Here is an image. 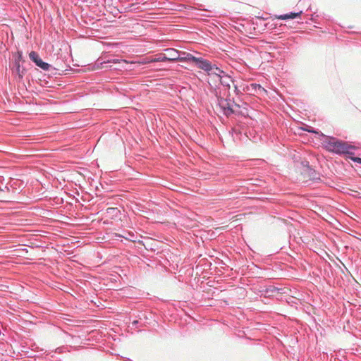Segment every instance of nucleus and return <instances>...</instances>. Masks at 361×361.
Segmentation results:
<instances>
[{
  "instance_id": "1",
  "label": "nucleus",
  "mask_w": 361,
  "mask_h": 361,
  "mask_svg": "<svg viewBox=\"0 0 361 361\" xmlns=\"http://www.w3.org/2000/svg\"><path fill=\"white\" fill-rule=\"evenodd\" d=\"M13 60L11 63V70L14 76L15 80L18 82H22L24 75L26 73V69L22 66L25 62L23 56V51L18 50L16 52L12 54Z\"/></svg>"
},
{
  "instance_id": "2",
  "label": "nucleus",
  "mask_w": 361,
  "mask_h": 361,
  "mask_svg": "<svg viewBox=\"0 0 361 361\" xmlns=\"http://www.w3.org/2000/svg\"><path fill=\"white\" fill-rule=\"evenodd\" d=\"M230 92L226 94V97L224 98L221 96L216 95L217 97L218 105L220 107L221 112L226 117H229L235 114L234 106L240 107L238 104L231 100L230 97Z\"/></svg>"
},
{
  "instance_id": "3",
  "label": "nucleus",
  "mask_w": 361,
  "mask_h": 361,
  "mask_svg": "<svg viewBox=\"0 0 361 361\" xmlns=\"http://www.w3.org/2000/svg\"><path fill=\"white\" fill-rule=\"evenodd\" d=\"M302 169L301 175L304 178L312 182H318L321 180L320 173L313 169L307 161L301 162Z\"/></svg>"
},
{
  "instance_id": "4",
  "label": "nucleus",
  "mask_w": 361,
  "mask_h": 361,
  "mask_svg": "<svg viewBox=\"0 0 361 361\" xmlns=\"http://www.w3.org/2000/svg\"><path fill=\"white\" fill-rule=\"evenodd\" d=\"M321 136L324 137L322 144L324 149L330 152L336 154L342 140L334 137L325 135L322 133H321Z\"/></svg>"
},
{
  "instance_id": "5",
  "label": "nucleus",
  "mask_w": 361,
  "mask_h": 361,
  "mask_svg": "<svg viewBox=\"0 0 361 361\" xmlns=\"http://www.w3.org/2000/svg\"><path fill=\"white\" fill-rule=\"evenodd\" d=\"M260 296H264L265 298L274 297L277 295H281L284 294L285 288H278L274 285H268L264 286L259 290Z\"/></svg>"
},
{
  "instance_id": "6",
  "label": "nucleus",
  "mask_w": 361,
  "mask_h": 361,
  "mask_svg": "<svg viewBox=\"0 0 361 361\" xmlns=\"http://www.w3.org/2000/svg\"><path fill=\"white\" fill-rule=\"evenodd\" d=\"M29 58L35 64L36 66H37L43 71H49L51 69H56L54 68H52L51 65H50L49 63L43 61L39 56L38 53L35 51H32L29 53Z\"/></svg>"
},
{
  "instance_id": "7",
  "label": "nucleus",
  "mask_w": 361,
  "mask_h": 361,
  "mask_svg": "<svg viewBox=\"0 0 361 361\" xmlns=\"http://www.w3.org/2000/svg\"><path fill=\"white\" fill-rule=\"evenodd\" d=\"M193 63L197 68L203 70L208 73L212 72L214 69L212 63L202 57H195Z\"/></svg>"
},
{
  "instance_id": "8",
  "label": "nucleus",
  "mask_w": 361,
  "mask_h": 361,
  "mask_svg": "<svg viewBox=\"0 0 361 361\" xmlns=\"http://www.w3.org/2000/svg\"><path fill=\"white\" fill-rule=\"evenodd\" d=\"M357 147L355 145L348 144V142L342 140L338 146V149L336 151V154H345L349 158V156L352 155V150L357 149Z\"/></svg>"
},
{
  "instance_id": "9",
  "label": "nucleus",
  "mask_w": 361,
  "mask_h": 361,
  "mask_svg": "<svg viewBox=\"0 0 361 361\" xmlns=\"http://www.w3.org/2000/svg\"><path fill=\"white\" fill-rule=\"evenodd\" d=\"M101 58L103 59V61H101L100 59H99L96 61L95 64L94 65L93 70L102 68H104V64L109 63H120L122 62L124 63H128V62L126 60H119L117 59L106 58V56H102Z\"/></svg>"
},
{
  "instance_id": "10",
  "label": "nucleus",
  "mask_w": 361,
  "mask_h": 361,
  "mask_svg": "<svg viewBox=\"0 0 361 361\" xmlns=\"http://www.w3.org/2000/svg\"><path fill=\"white\" fill-rule=\"evenodd\" d=\"M244 90L247 91L250 94L255 95L256 94H262L266 92V90L257 83H251L244 88Z\"/></svg>"
},
{
  "instance_id": "11",
  "label": "nucleus",
  "mask_w": 361,
  "mask_h": 361,
  "mask_svg": "<svg viewBox=\"0 0 361 361\" xmlns=\"http://www.w3.org/2000/svg\"><path fill=\"white\" fill-rule=\"evenodd\" d=\"M166 56L169 59V62H175L178 61L180 53L179 51L175 49H166L165 50Z\"/></svg>"
},
{
  "instance_id": "12",
  "label": "nucleus",
  "mask_w": 361,
  "mask_h": 361,
  "mask_svg": "<svg viewBox=\"0 0 361 361\" xmlns=\"http://www.w3.org/2000/svg\"><path fill=\"white\" fill-rule=\"evenodd\" d=\"M180 56L178 61L180 62H187V63H192L194 62V59L196 56H193L192 54L185 52V51H179Z\"/></svg>"
},
{
  "instance_id": "13",
  "label": "nucleus",
  "mask_w": 361,
  "mask_h": 361,
  "mask_svg": "<svg viewBox=\"0 0 361 361\" xmlns=\"http://www.w3.org/2000/svg\"><path fill=\"white\" fill-rule=\"evenodd\" d=\"M135 317L142 322V325L145 326L149 320H151L152 314L149 312H140Z\"/></svg>"
},
{
  "instance_id": "14",
  "label": "nucleus",
  "mask_w": 361,
  "mask_h": 361,
  "mask_svg": "<svg viewBox=\"0 0 361 361\" xmlns=\"http://www.w3.org/2000/svg\"><path fill=\"white\" fill-rule=\"evenodd\" d=\"M231 82L234 83V80L228 74H225L220 79V83L222 86L226 87V90H227V93L229 92V90L231 88V85H230Z\"/></svg>"
},
{
  "instance_id": "15",
  "label": "nucleus",
  "mask_w": 361,
  "mask_h": 361,
  "mask_svg": "<svg viewBox=\"0 0 361 361\" xmlns=\"http://www.w3.org/2000/svg\"><path fill=\"white\" fill-rule=\"evenodd\" d=\"M302 11L299 12H290L288 13L276 16V18L279 20L295 19L299 17L302 14Z\"/></svg>"
},
{
  "instance_id": "16",
  "label": "nucleus",
  "mask_w": 361,
  "mask_h": 361,
  "mask_svg": "<svg viewBox=\"0 0 361 361\" xmlns=\"http://www.w3.org/2000/svg\"><path fill=\"white\" fill-rule=\"evenodd\" d=\"M169 61V59L166 56V53H159L152 59V62H165Z\"/></svg>"
},
{
  "instance_id": "17",
  "label": "nucleus",
  "mask_w": 361,
  "mask_h": 361,
  "mask_svg": "<svg viewBox=\"0 0 361 361\" xmlns=\"http://www.w3.org/2000/svg\"><path fill=\"white\" fill-rule=\"evenodd\" d=\"M126 11L134 12V13H138V12L142 11V10L140 9V7L139 6V5H137V4L134 3V4H130L128 7H126Z\"/></svg>"
},
{
  "instance_id": "18",
  "label": "nucleus",
  "mask_w": 361,
  "mask_h": 361,
  "mask_svg": "<svg viewBox=\"0 0 361 361\" xmlns=\"http://www.w3.org/2000/svg\"><path fill=\"white\" fill-rule=\"evenodd\" d=\"M213 66H214L213 70H215V71L212 72V74L217 75L220 78H221V77H223V75L226 74L223 70L219 68L216 64H213Z\"/></svg>"
},
{
  "instance_id": "19",
  "label": "nucleus",
  "mask_w": 361,
  "mask_h": 361,
  "mask_svg": "<svg viewBox=\"0 0 361 361\" xmlns=\"http://www.w3.org/2000/svg\"><path fill=\"white\" fill-rule=\"evenodd\" d=\"M131 325H132L131 328L134 329H135L140 326H143V325H142V322L140 319H138L137 318H136L135 317V319H133L132 321Z\"/></svg>"
},
{
  "instance_id": "20",
  "label": "nucleus",
  "mask_w": 361,
  "mask_h": 361,
  "mask_svg": "<svg viewBox=\"0 0 361 361\" xmlns=\"http://www.w3.org/2000/svg\"><path fill=\"white\" fill-rule=\"evenodd\" d=\"M302 129L304 131H307V132H308V133H319V132L317 131V130H316L315 128H314L313 127H311V126H306V127H305V128H302Z\"/></svg>"
},
{
  "instance_id": "21",
  "label": "nucleus",
  "mask_w": 361,
  "mask_h": 361,
  "mask_svg": "<svg viewBox=\"0 0 361 361\" xmlns=\"http://www.w3.org/2000/svg\"><path fill=\"white\" fill-rule=\"evenodd\" d=\"M348 159L355 163H358V164H361V158L355 157V153L353 152H352V155L349 156Z\"/></svg>"
},
{
  "instance_id": "22",
  "label": "nucleus",
  "mask_w": 361,
  "mask_h": 361,
  "mask_svg": "<svg viewBox=\"0 0 361 361\" xmlns=\"http://www.w3.org/2000/svg\"><path fill=\"white\" fill-rule=\"evenodd\" d=\"M146 2H147V0H136L135 3L137 4V5H139V4L144 5L146 4Z\"/></svg>"
},
{
  "instance_id": "23",
  "label": "nucleus",
  "mask_w": 361,
  "mask_h": 361,
  "mask_svg": "<svg viewBox=\"0 0 361 361\" xmlns=\"http://www.w3.org/2000/svg\"><path fill=\"white\" fill-rule=\"evenodd\" d=\"M234 91L235 93L238 95L240 94V91L238 90V86L236 85H234Z\"/></svg>"
},
{
  "instance_id": "24",
  "label": "nucleus",
  "mask_w": 361,
  "mask_h": 361,
  "mask_svg": "<svg viewBox=\"0 0 361 361\" xmlns=\"http://www.w3.org/2000/svg\"><path fill=\"white\" fill-rule=\"evenodd\" d=\"M1 335V332L0 331V336Z\"/></svg>"
}]
</instances>
